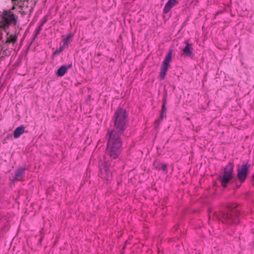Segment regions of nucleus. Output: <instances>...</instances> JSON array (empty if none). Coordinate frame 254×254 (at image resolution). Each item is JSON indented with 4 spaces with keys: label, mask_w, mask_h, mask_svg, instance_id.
<instances>
[{
    "label": "nucleus",
    "mask_w": 254,
    "mask_h": 254,
    "mask_svg": "<svg viewBox=\"0 0 254 254\" xmlns=\"http://www.w3.org/2000/svg\"><path fill=\"white\" fill-rule=\"evenodd\" d=\"M112 122L113 128L107 134L108 142L106 153L111 159H116L122 151V140L120 136L124 134L128 123L126 110L123 108L117 109L113 116Z\"/></svg>",
    "instance_id": "nucleus-1"
},
{
    "label": "nucleus",
    "mask_w": 254,
    "mask_h": 254,
    "mask_svg": "<svg viewBox=\"0 0 254 254\" xmlns=\"http://www.w3.org/2000/svg\"><path fill=\"white\" fill-rule=\"evenodd\" d=\"M239 212L237 209L228 208L225 211L216 214V217L223 223L226 224H237L238 223V215Z\"/></svg>",
    "instance_id": "nucleus-2"
},
{
    "label": "nucleus",
    "mask_w": 254,
    "mask_h": 254,
    "mask_svg": "<svg viewBox=\"0 0 254 254\" xmlns=\"http://www.w3.org/2000/svg\"><path fill=\"white\" fill-rule=\"evenodd\" d=\"M233 165L230 163L225 167L224 173L219 176L221 185L223 187H226L230 181L233 179Z\"/></svg>",
    "instance_id": "nucleus-3"
},
{
    "label": "nucleus",
    "mask_w": 254,
    "mask_h": 254,
    "mask_svg": "<svg viewBox=\"0 0 254 254\" xmlns=\"http://www.w3.org/2000/svg\"><path fill=\"white\" fill-rule=\"evenodd\" d=\"M172 52L169 51L163 62L160 72V78L161 80L164 79L166 77V73L170 65V63L172 60Z\"/></svg>",
    "instance_id": "nucleus-4"
},
{
    "label": "nucleus",
    "mask_w": 254,
    "mask_h": 254,
    "mask_svg": "<svg viewBox=\"0 0 254 254\" xmlns=\"http://www.w3.org/2000/svg\"><path fill=\"white\" fill-rule=\"evenodd\" d=\"M100 170V177L107 181H109L112 178V173L109 170L107 163H102L99 165Z\"/></svg>",
    "instance_id": "nucleus-5"
},
{
    "label": "nucleus",
    "mask_w": 254,
    "mask_h": 254,
    "mask_svg": "<svg viewBox=\"0 0 254 254\" xmlns=\"http://www.w3.org/2000/svg\"><path fill=\"white\" fill-rule=\"evenodd\" d=\"M2 21L7 25L16 24V19L14 15L10 10L4 11L1 15Z\"/></svg>",
    "instance_id": "nucleus-6"
},
{
    "label": "nucleus",
    "mask_w": 254,
    "mask_h": 254,
    "mask_svg": "<svg viewBox=\"0 0 254 254\" xmlns=\"http://www.w3.org/2000/svg\"><path fill=\"white\" fill-rule=\"evenodd\" d=\"M249 165L246 164L242 165L241 168L238 169L237 177L241 182H244L248 175Z\"/></svg>",
    "instance_id": "nucleus-7"
},
{
    "label": "nucleus",
    "mask_w": 254,
    "mask_h": 254,
    "mask_svg": "<svg viewBox=\"0 0 254 254\" xmlns=\"http://www.w3.org/2000/svg\"><path fill=\"white\" fill-rule=\"evenodd\" d=\"M25 173V169L24 168H19L15 171L14 176L11 180L12 182L21 181Z\"/></svg>",
    "instance_id": "nucleus-8"
},
{
    "label": "nucleus",
    "mask_w": 254,
    "mask_h": 254,
    "mask_svg": "<svg viewBox=\"0 0 254 254\" xmlns=\"http://www.w3.org/2000/svg\"><path fill=\"white\" fill-rule=\"evenodd\" d=\"M186 44L185 47L183 49V54L185 57H191L192 55L193 48L192 44L190 43L188 41L185 42Z\"/></svg>",
    "instance_id": "nucleus-9"
},
{
    "label": "nucleus",
    "mask_w": 254,
    "mask_h": 254,
    "mask_svg": "<svg viewBox=\"0 0 254 254\" xmlns=\"http://www.w3.org/2000/svg\"><path fill=\"white\" fill-rule=\"evenodd\" d=\"M72 67V64L67 65H63L60 67L57 71V74L58 76H63L66 72V70Z\"/></svg>",
    "instance_id": "nucleus-10"
},
{
    "label": "nucleus",
    "mask_w": 254,
    "mask_h": 254,
    "mask_svg": "<svg viewBox=\"0 0 254 254\" xmlns=\"http://www.w3.org/2000/svg\"><path fill=\"white\" fill-rule=\"evenodd\" d=\"M176 1L177 0H169L164 7L163 12L165 13H168L171 8L175 5Z\"/></svg>",
    "instance_id": "nucleus-11"
},
{
    "label": "nucleus",
    "mask_w": 254,
    "mask_h": 254,
    "mask_svg": "<svg viewBox=\"0 0 254 254\" xmlns=\"http://www.w3.org/2000/svg\"><path fill=\"white\" fill-rule=\"evenodd\" d=\"M25 130V127L23 126H21L20 127H17L14 130L13 132V136L15 138H17L19 137L21 135L24 133Z\"/></svg>",
    "instance_id": "nucleus-12"
},
{
    "label": "nucleus",
    "mask_w": 254,
    "mask_h": 254,
    "mask_svg": "<svg viewBox=\"0 0 254 254\" xmlns=\"http://www.w3.org/2000/svg\"><path fill=\"white\" fill-rule=\"evenodd\" d=\"M17 41V37L15 35H10L7 38L5 42L6 44H9L10 43H14Z\"/></svg>",
    "instance_id": "nucleus-13"
},
{
    "label": "nucleus",
    "mask_w": 254,
    "mask_h": 254,
    "mask_svg": "<svg viewBox=\"0 0 254 254\" xmlns=\"http://www.w3.org/2000/svg\"><path fill=\"white\" fill-rule=\"evenodd\" d=\"M156 164H157V162H154L153 163V165L156 168V169H157V170H158L159 171L160 170H162V171L165 172L166 173H167V165L164 164H162L161 167H159L158 166H156Z\"/></svg>",
    "instance_id": "nucleus-14"
},
{
    "label": "nucleus",
    "mask_w": 254,
    "mask_h": 254,
    "mask_svg": "<svg viewBox=\"0 0 254 254\" xmlns=\"http://www.w3.org/2000/svg\"><path fill=\"white\" fill-rule=\"evenodd\" d=\"M73 37V35L71 34H69L67 35L66 39H65L64 44L63 47H64L65 45L68 44V41L70 40Z\"/></svg>",
    "instance_id": "nucleus-15"
},
{
    "label": "nucleus",
    "mask_w": 254,
    "mask_h": 254,
    "mask_svg": "<svg viewBox=\"0 0 254 254\" xmlns=\"http://www.w3.org/2000/svg\"><path fill=\"white\" fill-rule=\"evenodd\" d=\"M167 108L165 107L164 104L163 105L162 107L161 113L160 117L161 119H163L166 114Z\"/></svg>",
    "instance_id": "nucleus-16"
},
{
    "label": "nucleus",
    "mask_w": 254,
    "mask_h": 254,
    "mask_svg": "<svg viewBox=\"0 0 254 254\" xmlns=\"http://www.w3.org/2000/svg\"><path fill=\"white\" fill-rule=\"evenodd\" d=\"M46 22V21H45L44 22L42 23L41 24V25H40V26L39 27V28L37 29L36 30V33L35 34V37L37 36L39 34L40 31H41L42 30V26L43 25L44 23Z\"/></svg>",
    "instance_id": "nucleus-17"
},
{
    "label": "nucleus",
    "mask_w": 254,
    "mask_h": 254,
    "mask_svg": "<svg viewBox=\"0 0 254 254\" xmlns=\"http://www.w3.org/2000/svg\"><path fill=\"white\" fill-rule=\"evenodd\" d=\"M63 49H64V47L63 46L62 47H60L59 49L56 50L54 52V55H58V54H59L63 50Z\"/></svg>",
    "instance_id": "nucleus-18"
},
{
    "label": "nucleus",
    "mask_w": 254,
    "mask_h": 254,
    "mask_svg": "<svg viewBox=\"0 0 254 254\" xmlns=\"http://www.w3.org/2000/svg\"><path fill=\"white\" fill-rule=\"evenodd\" d=\"M11 137H12V135L11 134H8L7 135V139H9V138H11Z\"/></svg>",
    "instance_id": "nucleus-19"
},
{
    "label": "nucleus",
    "mask_w": 254,
    "mask_h": 254,
    "mask_svg": "<svg viewBox=\"0 0 254 254\" xmlns=\"http://www.w3.org/2000/svg\"><path fill=\"white\" fill-rule=\"evenodd\" d=\"M0 50H4V47H0Z\"/></svg>",
    "instance_id": "nucleus-20"
}]
</instances>
